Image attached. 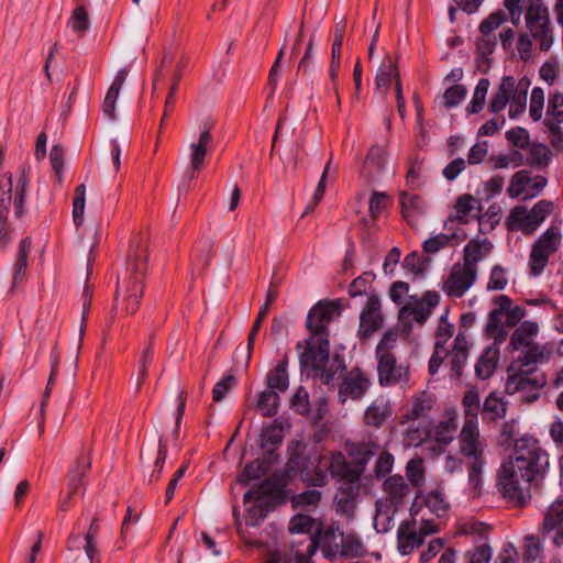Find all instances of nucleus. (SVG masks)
I'll return each instance as SVG.
<instances>
[{
  "label": "nucleus",
  "mask_w": 563,
  "mask_h": 563,
  "mask_svg": "<svg viewBox=\"0 0 563 563\" xmlns=\"http://www.w3.org/2000/svg\"><path fill=\"white\" fill-rule=\"evenodd\" d=\"M550 467V457L539 441L525 435L515 440L512 454L497 473V486L503 497L515 507H526L531 490L540 489Z\"/></svg>",
  "instance_id": "obj_1"
},
{
  "label": "nucleus",
  "mask_w": 563,
  "mask_h": 563,
  "mask_svg": "<svg viewBox=\"0 0 563 563\" xmlns=\"http://www.w3.org/2000/svg\"><path fill=\"white\" fill-rule=\"evenodd\" d=\"M146 261V246L139 240L131 245L128 255L126 275L117 284L114 299L125 314H134L141 305L147 269Z\"/></svg>",
  "instance_id": "obj_2"
},
{
  "label": "nucleus",
  "mask_w": 563,
  "mask_h": 563,
  "mask_svg": "<svg viewBox=\"0 0 563 563\" xmlns=\"http://www.w3.org/2000/svg\"><path fill=\"white\" fill-rule=\"evenodd\" d=\"M504 7L514 25H518L523 15L526 31L531 33L540 51L551 48L554 42L553 25L549 8L542 0H504Z\"/></svg>",
  "instance_id": "obj_3"
},
{
  "label": "nucleus",
  "mask_w": 563,
  "mask_h": 563,
  "mask_svg": "<svg viewBox=\"0 0 563 563\" xmlns=\"http://www.w3.org/2000/svg\"><path fill=\"white\" fill-rule=\"evenodd\" d=\"M530 79L527 77L516 80L512 76H504L490 98L488 110L492 113H499L509 104V118H518L526 111Z\"/></svg>",
  "instance_id": "obj_4"
},
{
  "label": "nucleus",
  "mask_w": 563,
  "mask_h": 563,
  "mask_svg": "<svg viewBox=\"0 0 563 563\" xmlns=\"http://www.w3.org/2000/svg\"><path fill=\"white\" fill-rule=\"evenodd\" d=\"M539 330L537 321L526 320L515 329L510 336L508 349L521 350V355L518 357L521 366L537 365L547 357L545 347L536 342Z\"/></svg>",
  "instance_id": "obj_5"
},
{
  "label": "nucleus",
  "mask_w": 563,
  "mask_h": 563,
  "mask_svg": "<svg viewBox=\"0 0 563 563\" xmlns=\"http://www.w3.org/2000/svg\"><path fill=\"white\" fill-rule=\"evenodd\" d=\"M459 443L460 452L468 460V484L478 494L483 486L482 470L485 464L484 443L478 427L463 426Z\"/></svg>",
  "instance_id": "obj_6"
},
{
  "label": "nucleus",
  "mask_w": 563,
  "mask_h": 563,
  "mask_svg": "<svg viewBox=\"0 0 563 563\" xmlns=\"http://www.w3.org/2000/svg\"><path fill=\"white\" fill-rule=\"evenodd\" d=\"M561 240L559 228L550 227L534 241L528 263L531 276L537 277L543 273L549 258L558 252Z\"/></svg>",
  "instance_id": "obj_7"
},
{
  "label": "nucleus",
  "mask_w": 563,
  "mask_h": 563,
  "mask_svg": "<svg viewBox=\"0 0 563 563\" xmlns=\"http://www.w3.org/2000/svg\"><path fill=\"white\" fill-rule=\"evenodd\" d=\"M342 312V300H320L308 312L306 325L312 338L329 336L330 322Z\"/></svg>",
  "instance_id": "obj_8"
},
{
  "label": "nucleus",
  "mask_w": 563,
  "mask_h": 563,
  "mask_svg": "<svg viewBox=\"0 0 563 563\" xmlns=\"http://www.w3.org/2000/svg\"><path fill=\"white\" fill-rule=\"evenodd\" d=\"M344 533L339 522H332L325 529L318 530L316 534L308 536L306 538L308 556L314 555L318 548H321L324 558L333 560L340 554Z\"/></svg>",
  "instance_id": "obj_9"
},
{
  "label": "nucleus",
  "mask_w": 563,
  "mask_h": 563,
  "mask_svg": "<svg viewBox=\"0 0 563 563\" xmlns=\"http://www.w3.org/2000/svg\"><path fill=\"white\" fill-rule=\"evenodd\" d=\"M440 295L437 291H427L422 298L412 303H407L399 310V321L404 327V332L411 331V321L422 325L431 316L432 309L439 305Z\"/></svg>",
  "instance_id": "obj_10"
},
{
  "label": "nucleus",
  "mask_w": 563,
  "mask_h": 563,
  "mask_svg": "<svg viewBox=\"0 0 563 563\" xmlns=\"http://www.w3.org/2000/svg\"><path fill=\"white\" fill-rule=\"evenodd\" d=\"M477 274L475 268L455 263L452 265L446 279L443 280L441 290L450 299L462 298L476 283Z\"/></svg>",
  "instance_id": "obj_11"
},
{
  "label": "nucleus",
  "mask_w": 563,
  "mask_h": 563,
  "mask_svg": "<svg viewBox=\"0 0 563 563\" xmlns=\"http://www.w3.org/2000/svg\"><path fill=\"white\" fill-rule=\"evenodd\" d=\"M382 489L386 497L384 500L376 501V521L382 514L383 507L397 508L404 505L406 499L411 494V486L406 482L405 477L399 474L387 476L383 482Z\"/></svg>",
  "instance_id": "obj_12"
},
{
  "label": "nucleus",
  "mask_w": 563,
  "mask_h": 563,
  "mask_svg": "<svg viewBox=\"0 0 563 563\" xmlns=\"http://www.w3.org/2000/svg\"><path fill=\"white\" fill-rule=\"evenodd\" d=\"M539 532L554 547H563V498H558L547 508Z\"/></svg>",
  "instance_id": "obj_13"
},
{
  "label": "nucleus",
  "mask_w": 563,
  "mask_h": 563,
  "mask_svg": "<svg viewBox=\"0 0 563 563\" xmlns=\"http://www.w3.org/2000/svg\"><path fill=\"white\" fill-rule=\"evenodd\" d=\"M371 386V380L366 373L358 367L352 368L342 376L339 385L338 397L344 404L347 399L361 400Z\"/></svg>",
  "instance_id": "obj_14"
},
{
  "label": "nucleus",
  "mask_w": 563,
  "mask_h": 563,
  "mask_svg": "<svg viewBox=\"0 0 563 563\" xmlns=\"http://www.w3.org/2000/svg\"><path fill=\"white\" fill-rule=\"evenodd\" d=\"M384 325L382 302L377 294H371L360 313L358 336L368 339Z\"/></svg>",
  "instance_id": "obj_15"
},
{
  "label": "nucleus",
  "mask_w": 563,
  "mask_h": 563,
  "mask_svg": "<svg viewBox=\"0 0 563 563\" xmlns=\"http://www.w3.org/2000/svg\"><path fill=\"white\" fill-rule=\"evenodd\" d=\"M378 358V378L383 386L396 385L408 379V366L398 363L391 352L376 354Z\"/></svg>",
  "instance_id": "obj_16"
},
{
  "label": "nucleus",
  "mask_w": 563,
  "mask_h": 563,
  "mask_svg": "<svg viewBox=\"0 0 563 563\" xmlns=\"http://www.w3.org/2000/svg\"><path fill=\"white\" fill-rule=\"evenodd\" d=\"M330 344L327 338H312L307 340L306 350L300 354V364L312 371L320 369L329 364Z\"/></svg>",
  "instance_id": "obj_17"
},
{
  "label": "nucleus",
  "mask_w": 563,
  "mask_h": 563,
  "mask_svg": "<svg viewBox=\"0 0 563 563\" xmlns=\"http://www.w3.org/2000/svg\"><path fill=\"white\" fill-rule=\"evenodd\" d=\"M536 369L529 366H521L518 373L509 375L506 389L509 394L520 390H538L545 386L547 378L543 374L532 377Z\"/></svg>",
  "instance_id": "obj_18"
},
{
  "label": "nucleus",
  "mask_w": 563,
  "mask_h": 563,
  "mask_svg": "<svg viewBox=\"0 0 563 563\" xmlns=\"http://www.w3.org/2000/svg\"><path fill=\"white\" fill-rule=\"evenodd\" d=\"M212 126L213 122L207 120L203 123V129L200 132L198 141L190 144L189 163L192 174L201 173L206 166L208 147L212 141V135L210 132Z\"/></svg>",
  "instance_id": "obj_19"
},
{
  "label": "nucleus",
  "mask_w": 563,
  "mask_h": 563,
  "mask_svg": "<svg viewBox=\"0 0 563 563\" xmlns=\"http://www.w3.org/2000/svg\"><path fill=\"white\" fill-rule=\"evenodd\" d=\"M12 178H0V245L3 247L11 240V228L8 223V213L12 200Z\"/></svg>",
  "instance_id": "obj_20"
},
{
  "label": "nucleus",
  "mask_w": 563,
  "mask_h": 563,
  "mask_svg": "<svg viewBox=\"0 0 563 563\" xmlns=\"http://www.w3.org/2000/svg\"><path fill=\"white\" fill-rule=\"evenodd\" d=\"M468 347L470 343L467 335L460 331L455 335L453 347L448 355L451 377L459 379L462 376L463 367L466 364L468 357Z\"/></svg>",
  "instance_id": "obj_21"
},
{
  "label": "nucleus",
  "mask_w": 563,
  "mask_h": 563,
  "mask_svg": "<svg viewBox=\"0 0 563 563\" xmlns=\"http://www.w3.org/2000/svg\"><path fill=\"white\" fill-rule=\"evenodd\" d=\"M379 449L380 444L372 439L347 444V453L361 474L364 473L368 462L379 452Z\"/></svg>",
  "instance_id": "obj_22"
},
{
  "label": "nucleus",
  "mask_w": 563,
  "mask_h": 563,
  "mask_svg": "<svg viewBox=\"0 0 563 563\" xmlns=\"http://www.w3.org/2000/svg\"><path fill=\"white\" fill-rule=\"evenodd\" d=\"M423 537L416 527V521H402L397 531L398 550L408 555L423 543Z\"/></svg>",
  "instance_id": "obj_23"
},
{
  "label": "nucleus",
  "mask_w": 563,
  "mask_h": 563,
  "mask_svg": "<svg viewBox=\"0 0 563 563\" xmlns=\"http://www.w3.org/2000/svg\"><path fill=\"white\" fill-rule=\"evenodd\" d=\"M329 471L333 477L340 478L343 483L347 484L360 483L362 476L354 463L352 461L347 462L341 452L332 454Z\"/></svg>",
  "instance_id": "obj_24"
},
{
  "label": "nucleus",
  "mask_w": 563,
  "mask_h": 563,
  "mask_svg": "<svg viewBox=\"0 0 563 563\" xmlns=\"http://www.w3.org/2000/svg\"><path fill=\"white\" fill-rule=\"evenodd\" d=\"M393 82L395 84V88H396L397 82H401V81H400L397 62L394 57L388 55L384 58V60L382 62V64L377 70V74L375 77L376 90L379 93L385 95L388 91V89L390 88Z\"/></svg>",
  "instance_id": "obj_25"
},
{
  "label": "nucleus",
  "mask_w": 563,
  "mask_h": 563,
  "mask_svg": "<svg viewBox=\"0 0 563 563\" xmlns=\"http://www.w3.org/2000/svg\"><path fill=\"white\" fill-rule=\"evenodd\" d=\"M534 221L532 214L526 207L518 206L510 210L506 219V227L509 231H520L529 235L540 227L538 223H534Z\"/></svg>",
  "instance_id": "obj_26"
},
{
  "label": "nucleus",
  "mask_w": 563,
  "mask_h": 563,
  "mask_svg": "<svg viewBox=\"0 0 563 563\" xmlns=\"http://www.w3.org/2000/svg\"><path fill=\"white\" fill-rule=\"evenodd\" d=\"M400 206L402 217L410 225L418 223L419 216L422 214L426 209V202L421 196L406 191L400 194Z\"/></svg>",
  "instance_id": "obj_27"
},
{
  "label": "nucleus",
  "mask_w": 563,
  "mask_h": 563,
  "mask_svg": "<svg viewBox=\"0 0 563 563\" xmlns=\"http://www.w3.org/2000/svg\"><path fill=\"white\" fill-rule=\"evenodd\" d=\"M360 483H343L334 497L338 511L351 517L355 510V498L358 495Z\"/></svg>",
  "instance_id": "obj_28"
},
{
  "label": "nucleus",
  "mask_w": 563,
  "mask_h": 563,
  "mask_svg": "<svg viewBox=\"0 0 563 563\" xmlns=\"http://www.w3.org/2000/svg\"><path fill=\"white\" fill-rule=\"evenodd\" d=\"M129 75V70L125 68L119 69L115 74V77L108 89L106 98L102 104V111L104 115H107L110 120L115 119V102L118 100L120 90L122 85L124 84L126 77Z\"/></svg>",
  "instance_id": "obj_29"
},
{
  "label": "nucleus",
  "mask_w": 563,
  "mask_h": 563,
  "mask_svg": "<svg viewBox=\"0 0 563 563\" xmlns=\"http://www.w3.org/2000/svg\"><path fill=\"white\" fill-rule=\"evenodd\" d=\"M462 408L464 415V424L470 427H478V415L482 413L479 394L475 389H468L462 398Z\"/></svg>",
  "instance_id": "obj_30"
},
{
  "label": "nucleus",
  "mask_w": 563,
  "mask_h": 563,
  "mask_svg": "<svg viewBox=\"0 0 563 563\" xmlns=\"http://www.w3.org/2000/svg\"><path fill=\"white\" fill-rule=\"evenodd\" d=\"M391 413L393 409L388 401L377 399L366 408L364 412V422L366 426L378 429L385 423Z\"/></svg>",
  "instance_id": "obj_31"
},
{
  "label": "nucleus",
  "mask_w": 563,
  "mask_h": 563,
  "mask_svg": "<svg viewBox=\"0 0 563 563\" xmlns=\"http://www.w3.org/2000/svg\"><path fill=\"white\" fill-rule=\"evenodd\" d=\"M499 361V347L496 345L487 346L475 365L476 376L481 379L489 378Z\"/></svg>",
  "instance_id": "obj_32"
},
{
  "label": "nucleus",
  "mask_w": 563,
  "mask_h": 563,
  "mask_svg": "<svg viewBox=\"0 0 563 563\" xmlns=\"http://www.w3.org/2000/svg\"><path fill=\"white\" fill-rule=\"evenodd\" d=\"M506 411L507 404L493 391L484 400L482 406V419L487 423L496 422L506 416Z\"/></svg>",
  "instance_id": "obj_33"
},
{
  "label": "nucleus",
  "mask_w": 563,
  "mask_h": 563,
  "mask_svg": "<svg viewBox=\"0 0 563 563\" xmlns=\"http://www.w3.org/2000/svg\"><path fill=\"white\" fill-rule=\"evenodd\" d=\"M492 249V243L488 240L484 241H470L464 247L463 262L461 264L475 268L478 273V262L488 253Z\"/></svg>",
  "instance_id": "obj_34"
},
{
  "label": "nucleus",
  "mask_w": 563,
  "mask_h": 563,
  "mask_svg": "<svg viewBox=\"0 0 563 563\" xmlns=\"http://www.w3.org/2000/svg\"><path fill=\"white\" fill-rule=\"evenodd\" d=\"M457 429V413L448 411L438 426L434 428V439L440 444H449L453 439Z\"/></svg>",
  "instance_id": "obj_35"
},
{
  "label": "nucleus",
  "mask_w": 563,
  "mask_h": 563,
  "mask_svg": "<svg viewBox=\"0 0 563 563\" xmlns=\"http://www.w3.org/2000/svg\"><path fill=\"white\" fill-rule=\"evenodd\" d=\"M464 238L465 235L461 236L456 232L451 234L440 233L426 240L422 244V250L427 254H437L446 246L460 244Z\"/></svg>",
  "instance_id": "obj_36"
},
{
  "label": "nucleus",
  "mask_w": 563,
  "mask_h": 563,
  "mask_svg": "<svg viewBox=\"0 0 563 563\" xmlns=\"http://www.w3.org/2000/svg\"><path fill=\"white\" fill-rule=\"evenodd\" d=\"M91 466V461L88 455H80L76 459L75 467L70 471L68 475V489L69 495H75L78 493L79 488L82 485V478L87 471Z\"/></svg>",
  "instance_id": "obj_37"
},
{
  "label": "nucleus",
  "mask_w": 563,
  "mask_h": 563,
  "mask_svg": "<svg viewBox=\"0 0 563 563\" xmlns=\"http://www.w3.org/2000/svg\"><path fill=\"white\" fill-rule=\"evenodd\" d=\"M283 427L275 420L263 430L261 434V446L271 454L283 443Z\"/></svg>",
  "instance_id": "obj_38"
},
{
  "label": "nucleus",
  "mask_w": 563,
  "mask_h": 563,
  "mask_svg": "<svg viewBox=\"0 0 563 563\" xmlns=\"http://www.w3.org/2000/svg\"><path fill=\"white\" fill-rule=\"evenodd\" d=\"M287 357H285L276 367L271 371L266 377L268 390L284 393L288 388Z\"/></svg>",
  "instance_id": "obj_39"
},
{
  "label": "nucleus",
  "mask_w": 563,
  "mask_h": 563,
  "mask_svg": "<svg viewBox=\"0 0 563 563\" xmlns=\"http://www.w3.org/2000/svg\"><path fill=\"white\" fill-rule=\"evenodd\" d=\"M424 505L438 518L444 517L450 509V503L444 492L440 488L430 490L427 494V496L424 497Z\"/></svg>",
  "instance_id": "obj_40"
},
{
  "label": "nucleus",
  "mask_w": 563,
  "mask_h": 563,
  "mask_svg": "<svg viewBox=\"0 0 563 563\" xmlns=\"http://www.w3.org/2000/svg\"><path fill=\"white\" fill-rule=\"evenodd\" d=\"M552 159V151L542 143H532L528 147L527 162L530 166L544 168Z\"/></svg>",
  "instance_id": "obj_41"
},
{
  "label": "nucleus",
  "mask_w": 563,
  "mask_h": 563,
  "mask_svg": "<svg viewBox=\"0 0 563 563\" xmlns=\"http://www.w3.org/2000/svg\"><path fill=\"white\" fill-rule=\"evenodd\" d=\"M475 199L472 195L465 194L460 196L454 203V213L450 214L448 218V222H459L461 224H465L468 221V214L473 210V201Z\"/></svg>",
  "instance_id": "obj_42"
},
{
  "label": "nucleus",
  "mask_w": 563,
  "mask_h": 563,
  "mask_svg": "<svg viewBox=\"0 0 563 563\" xmlns=\"http://www.w3.org/2000/svg\"><path fill=\"white\" fill-rule=\"evenodd\" d=\"M279 395L274 390H263L258 394L256 409L264 417H274L278 411Z\"/></svg>",
  "instance_id": "obj_43"
},
{
  "label": "nucleus",
  "mask_w": 563,
  "mask_h": 563,
  "mask_svg": "<svg viewBox=\"0 0 563 563\" xmlns=\"http://www.w3.org/2000/svg\"><path fill=\"white\" fill-rule=\"evenodd\" d=\"M562 124L563 123V93L555 91L548 99L547 118L543 124Z\"/></svg>",
  "instance_id": "obj_44"
},
{
  "label": "nucleus",
  "mask_w": 563,
  "mask_h": 563,
  "mask_svg": "<svg viewBox=\"0 0 563 563\" xmlns=\"http://www.w3.org/2000/svg\"><path fill=\"white\" fill-rule=\"evenodd\" d=\"M375 277L373 272H364L361 276L352 280L347 289L349 295L351 297L367 296L368 298L371 294H375L372 290Z\"/></svg>",
  "instance_id": "obj_45"
},
{
  "label": "nucleus",
  "mask_w": 563,
  "mask_h": 563,
  "mask_svg": "<svg viewBox=\"0 0 563 563\" xmlns=\"http://www.w3.org/2000/svg\"><path fill=\"white\" fill-rule=\"evenodd\" d=\"M31 251V240L23 239L19 245L18 257L13 271V284L16 285L24 279V274L27 267V257Z\"/></svg>",
  "instance_id": "obj_46"
},
{
  "label": "nucleus",
  "mask_w": 563,
  "mask_h": 563,
  "mask_svg": "<svg viewBox=\"0 0 563 563\" xmlns=\"http://www.w3.org/2000/svg\"><path fill=\"white\" fill-rule=\"evenodd\" d=\"M366 552L362 539L354 532H345L340 550V556L358 558Z\"/></svg>",
  "instance_id": "obj_47"
},
{
  "label": "nucleus",
  "mask_w": 563,
  "mask_h": 563,
  "mask_svg": "<svg viewBox=\"0 0 563 563\" xmlns=\"http://www.w3.org/2000/svg\"><path fill=\"white\" fill-rule=\"evenodd\" d=\"M534 178H512L509 187L508 194L511 198L521 197L523 200L536 197L542 189L543 184L534 185V189L530 191H526L525 186H527L528 180H533Z\"/></svg>",
  "instance_id": "obj_48"
},
{
  "label": "nucleus",
  "mask_w": 563,
  "mask_h": 563,
  "mask_svg": "<svg viewBox=\"0 0 563 563\" xmlns=\"http://www.w3.org/2000/svg\"><path fill=\"white\" fill-rule=\"evenodd\" d=\"M489 80L487 78H481L475 87L472 100L467 106L466 110L468 113H478L483 110L486 102V95L489 88Z\"/></svg>",
  "instance_id": "obj_49"
},
{
  "label": "nucleus",
  "mask_w": 563,
  "mask_h": 563,
  "mask_svg": "<svg viewBox=\"0 0 563 563\" xmlns=\"http://www.w3.org/2000/svg\"><path fill=\"white\" fill-rule=\"evenodd\" d=\"M376 455L377 459L374 464V476L377 479L386 478L393 471L395 457L389 451L382 449H379V452Z\"/></svg>",
  "instance_id": "obj_50"
},
{
  "label": "nucleus",
  "mask_w": 563,
  "mask_h": 563,
  "mask_svg": "<svg viewBox=\"0 0 563 563\" xmlns=\"http://www.w3.org/2000/svg\"><path fill=\"white\" fill-rule=\"evenodd\" d=\"M543 552V545L538 536L528 534L523 538L522 559L525 563L534 562Z\"/></svg>",
  "instance_id": "obj_51"
},
{
  "label": "nucleus",
  "mask_w": 563,
  "mask_h": 563,
  "mask_svg": "<svg viewBox=\"0 0 563 563\" xmlns=\"http://www.w3.org/2000/svg\"><path fill=\"white\" fill-rule=\"evenodd\" d=\"M406 477L412 487H419L424 481V466L421 457L411 459L406 464Z\"/></svg>",
  "instance_id": "obj_52"
},
{
  "label": "nucleus",
  "mask_w": 563,
  "mask_h": 563,
  "mask_svg": "<svg viewBox=\"0 0 563 563\" xmlns=\"http://www.w3.org/2000/svg\"><path fill=\"white\" fill-rule=\"evenodd\" d=\"M267 471L265 461L255 460L245 465L243 472L239 476V482L243 485L249 484L251 481L261 478Z\"/></svg>",
  "instance_id": "obj_53"
},
{
  "label": "nucleus",
  "mask_w": 563,
  "mask_h": 563,
  "mask_svg": "<svg viewBox=\"0 0 563 563\" xmlns=\"http://www.w3.org/2000/svg\"><path fill=\"white\" fill-rule=\"evenodd\" d=\"M543 108H544V91L541 87H534L531 90L530 95V103H529V115L530 118L538 122L543 117Z\"/></svg>",
  "instance_id": "obj_54"
},
{
  "label": "nucleus",
  "mask_w": 563,
  "mask_h": 563,
  "mask_svg": "<svg viewBox=\"0 0 563 563\" xmlns=\"http://www.w3.org/2000/svg\"><path fill=\"white\" fill-rule=\"evenodd\" d=\"M390 203L391 199L386 192L373 191L369 199V214L373 221H376Z\"/></svg>",
  "instance_id": "obj_55"
},
{
  "label": "nucleus",
  "mask_w": 563,
  "mask_h": 563,
  "mask_svg": "<svg viewBox=\"0 0 563 563\" xmlns=\"http://www.w3.org/2000/svg\"><path fill=\"white\" fill-rule=\"evenodd\" d=\"M453 334L454 324L448 321L446 316H442L439 319V323L437 327L434 346L437 349H446L445 344L453 336Z\"/></svg>",
  "instance_id": "obj_56"
},
{
  "label": "nucleus",
  "mask_w": 563,
  "mask_h": 563,
  "mask_svg": "<svg viewBox=\"0 0 563 563\" xmlns=\"http://www.w3.org/2000/svg\"><path fill=\"white\" fill-rule=\"evenodd\" d=\"M85 202L86 187L84 184H81L76 187L73 201V219L77 227L84 222Z\"/></svg>",
  "instance_id": "obj_57"
},
{
  "label": "nucleus",
  "mask_w": 563,
  "mask_h": 563,
  "mask_svg": "<svg viewBox=\"0 0 563 563\" xmlns=\"http://www.w3.org/2000/svg\"><path fill=\"white\" fill-rule=\"evenodd\" d=\"M69 25L71 30L78 35H82L90 25L87 10L81 5L77 7L70 16Z\"/></svg>",
  "instance_id": "obj_58"
},
{
  "label": "nucleus",
  "mask_w": 563,
  "mask_h": 563,
  "mask_svg": "<svg viewBox=\"0 0 563 563\" xmlns=\"http://www.w3.org/2000/svg\"><path fill=\"white\" fill-rule=\"evenodd\" d=\"M346 21L344 18L336 23L334 33H333V43L331 49V63H341V52L343 45V38L345 34Z\"/></svg>",
  "instance_id": "obj_59"
},
{
  "label": "nucleus",
  "mask_w": 563,
  "mask_h": 563,
  "mask_svg": "<svg viewBox=\"0 0 563 563\" xmlns=\"http://www.w3.org/2000/svg\"><path fill=\"white\" fill-rule=\"evenodd\" d=\"M386 152L382 146L374 145L369 148L365 165L369 173L382 172V166L385 164Z\"/></svg>",
  "instance_id": "obj_60"
},
{
  "label": "nucleus",
  "mask_w": 563,
  "mask_h": 563,
  "mask_svg": "<svg viewBox=\"0 0 563 563\" xmlns=\"http://www.w3.org/2000/svg\"><path fill=\"white\" fill-rule=\"evenodd\" d=\"M236 385V378L232 374L223 376L212 389V399L220 402L224 399L227 394Z\"/></svg>",
  "instance_id": "obj_61"
},
{
  "label": "nucleus",
  "mask_w": 563,
  "mask_h": 563,
  "mask_svg": "<svg viewBox=\"0 0 563 563\" xmlns=\"http://www.w3.org/2000/svg\"><path fill=\"white\" fill-rule=\"evenodd\" d=\"M506 139L518 148H528L530 145V134L527 129L517 126L506 132Z\"/></svg>",
  "instance_id": "obj_62"
},
{
  "label": "nucleus",
  "mask_w": 563,
  "mask_h": 563,
  "mask_svg": "<svg viewBox=\"0 0 563 563\" xmlns=\"http://www.w3.org/2000/svg\"><path fill=\"white\" fill-rule=\"evenodd\" d=\"M501 219L500 208L490 206L487 211L478 218L481 230L489 232L495 229Z\"/></svg>",
  "instance_id": "obj_63"
},
{
  "label": "nucleus",
  "mask_w": 563,
  "mask_h": 563,
  "mask_svg": "<svg viewBox=\"0 0 563 563\" xmlns=\"http://www.w3.org/2000/svg\"><path fill=\"white\" fill-rule=\"evenodd\" d=\"M492 548L487 543L479 544L467 551L468 563H488L492 558Z\"/></svg>",
  "instance_id": "obj_64"
}]
</instances>
